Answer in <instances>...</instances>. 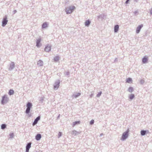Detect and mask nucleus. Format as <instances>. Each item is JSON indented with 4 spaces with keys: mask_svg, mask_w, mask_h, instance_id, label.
Wrapping results in <instances>:
<instances>
[{
    "mask_svg": "<svg viewBox=\"0 0 152 152\" xmlns=\"http://www.w3.org/2000/svg\"><path fill=\"white\" fill-rule=\"evenodd\" d=\"M148 61V58L147 57H144L142 59V61L143 63H146Z\"/></svg>",
    "mask_w": 152,
    "mask_h": 152,
    "instance_id": "nucleus-14",
    "label": "nucleus"
},
{
    "mask_svg": "<svg viewBox=\"0 0 152 152\" xmlns=\"http://www.w3.org/2000/svg\"><path fill=\"white\" fill-rule=\"evenodd\" d=\"M41 138V135L40 134H37L35 137V138L37 140H39Z\"/></svg>",
    "mask_w": 152,
    "mask_h": 152,
    "instance_id": "nucleus-10",
    "label": "nucleus"
},
{
    "mask_svg": "<svg viewBox=\"0 0 152 152\" xmlns=\"http://www.w3.org/2000/svg\"><path fill=\"white\" fill-rule=\"evenodd\" d=\"M75 8L74 6H71L66 9V12L67 14H70L71 13L73 10Z\"/></svg>",
    "mask_w": 152,
    "mask_h": 152,
    "instance_id": "nucleus-1",
    "label": "nucleus"
},
{
    "mask_svg": "<svg viewBox=\"0 0 152 152\" xmlns=\"http://www.w3.org/2000/svg\"><path fill=\"white\" fill-rule=\"evenodd\" d=\"M32 107V104L31 103L28 102L26 104L27 108L26 111V113H29L30 108Z\"/></svg>",
    "mask_w": 152,
    "mask_h": 152,
    "instance_id": "nucleus-2",
    "label": "nucleus"
},
{
    "mask_svg": "<svg viewBox=\"0 0 152 152\" xmlns=\"http://www.w3.org/2000/svg\"><path fill=\"white\" fill-rule=\"evenodd\" d=\"M146 131L144 130H142L141 131V134L142 135H144L145 134Z\"/></svg>",
    "mask_w": 152,
    "mask_h": 152,
    "instance_id": "nucleus-20",
    "label": "nucleus"
},
{
    "mask_svg": "<svg viewBox=\"0 0 152 152\" xmlns=\"http://www.w3.org/2000/svg\"><path fill=\"white\" fill-rule=\"evenodd\" d=\"M40 119V117L38 116V117L34 120V122L32 124V125L33 126H34L36 125L38 121H39Z\"/></svg>",
    "mask_w": 152,
    "mask_h": 152,
    "instance_id": "nucleus-6",
    "label": "nucleus"
},
{
    "mask_svg": "<svg viewBox=\"0 0 152 152\" xmlns=\"http://www.w3.org/2000/svg\"><path fill=\"white\" fill-rule=\"evenodd\" d=\"M134 97V94H131L130 95L129 98L130 99H133Z\"/></svg>",
    "mask_w": 152,
    "mask_h": 152,
    "instance_id": "nucleus-25",
    "label": "nucleus"
},
{
    "mask_svg": "<svg viewBox=\"0 0 152 152\" xmlns=\"http://www.w3.org/2000/svg\"><path fill=\"white\" fill-rule=\"evenodd\" d=\"M41 41V40L40 39H38L37 40L36 46L38 47L40 46L39 44L40 42Z\"/></svg>",
    "mask_w": 152,
    "mask_h": 152,
    "instance_id": "nucleus-13",
    "label": "nucleus"
},
{
    "mask_svg": "<svg viewBox=\"0 0 152 152\" xmlns=\"http://www.w3.org/2000/svg\"><path fill=\"white\" fill-rule=\"evenodd\" d=\"M37 64L40 66H42L43 65V62L41 60H39Z\"/></svg>",
    "mask_w": 152,
    "mask_h": 152,
    "instance_id": "nucleus-18",
    "label": "nucleus"
},
{
    "mask_svg": "<svg viewBox=\"0 0 152 152\" xmlns=\"http://www.w3.org/2000/svg\"><path fill=\"white\" fill-rule=\"evenodd\" d=\"M132 79L130 78H129L127 79L126 82V83H129L130 82H132Z\"/></svg>",
    "mask_w": 152,
    "mask_h": 152,
    "instance_id": "nucleus-19",
    "label": "nucleus"
},
{
    "mask_svg": "<svg viewBox=\"0 0 152 152\" xmlns=\"http://www.w3.org/2000/svg\"><path fill=\"white\" fill-rule=\"evenodd\" d=\"M59 82H57L55 83L54 86V88L55 89H57L59 87Z\"/></svg>",
    "mask_w": 152,
    "mask_h": 152,
    "instance_id": "nucleus-11",
    "label": "nucleus"
},
{
    "mask_svg": "<svg viewBox=\"0 0 152 152\" xmlns=\"http://www.w3.org/2000/svg\"><path fill=\"white\" fill-rule=\"evenodd\" d=\"M2 99L1 101V103L2 104L7 103L8 101V98L6 95H4L2 96Z\"/></svg>",
    "mask_w": 152,
    "mask_h": 152,
    "instance_id": "nucleus-4",
    "label": "nucleus"
},
{
    "mask_svg": "<svg viewBox=\"0 0 152 152\" xmlns=\"http://www.w3.org/2000/svg\"><path fill=\"white\" fill-rule=\"evenodd\" d=\"M14 91L11 89L10 90L9 92V94L10 95L13 94H14Z\"/></svg>",
    "mask_w": 152,
    "mask_h": 152,
    "instance_id": "nucleus-16",
    "label": "nucleus"
},
{
    "mask_svg": "<svg viewBox=\"0 0 152 152\" xmlns=\"http://www.w3.org/2000/svg\"><path fill=\"white\" fill-rule=\"evenodd\" d=\"M129 132V129H128L126 132L123 133L121 137V140H124L128 137Z\"/></svg>",
    "mask_w": 152,
    "mask_h": 152,
    "instance_id": "nucleus-3",
    "label": "nucleus"
},
{
    "mask_svg": "<svg viewBox=\"0 0 152 152\" xmlns=\"http://www.w3.org/2000/svg\"><path fill=\"white\" fill-rule=\"evenodd\" d=\"M80 93H78L77 94V95L75 96V97H77V96H80Z\"/></svg>",
    "mask_w": 152,
    "mask_h": 152,
    "instance_id": "nucleus-29",
    "label": "nucleus"
},
{
    "mask_svg": "<svg viewBox=\"0 0 152 152\" xmlns=\"http://www.w3.org/2000/svg\"><path fill=\"white\" fill-rule=\"evenodd\" d=\"M143 27V25H141L137 27L136 30V33H138L140 32L141 28Z\"/></svg>",
    "mask_w": 152,
    "mask_h": 152,
    "instance_id": "nucleus-7",
    "label": "nucleus"
},
{
    "mask_svg": "<svg viewBox=\"0 0 152 152\" xmlns=\"http://www.w3.org/2000/svg\"><path fill=\"white\" fill-rule=\"evenodd\" d=\"M90 22L88 20H86L85 22V25L86 26H88L90 24Z\"/></svg>",
    "mask_w": 152,
    "mask_h": 152,
    "instance_id": "nucleus-15",
    "label": "nucleus"
},
{
    "mask_svg": "<svg viewBox=\"0 0 152 152\" xmlns=\"http://www.w3.org/2000/svg\"><path fill=\"white\" fill-rule=\"evenodd\" d=\"M51 47L50 46L48 45L47 46L45 49V51L46 52H48L50 50Z\"/></svg>",
    "mask_w": 152,
    "mask_h": 152,
    "instance_id": "nucleus-8",
    "label": "nucleus"
},
{
    "mask_svg": "<svg viewBox=\"0 0 152 152\" xmlns=\"http://www.w3.org/2000/svg\"><path fill=\"white\" fill-rule=\"evenodd\" d=\"M8 20H7V18H4L3 19L2 21V25L3 26H5L7 23Z\"/></svg>",
    "mask_w": 152,
    "mask_h": 152,
    "instance_id": "nucleus-5",
    "label": "nucleus"
},
{
    "mask_svg": "<svg viewBox=\"0 0 152 152\" xmlns=\"http://www.w3.org/2000/svg\"><path fill=\"white\" fill-rule=\"evenodd\" d=\"M58 135V136L60 137L61 135V132H59Z\"/></svg>",
    "mask_w": 152,
    "mask_h": 152,
    "instance_id": "nucleus-28",
    "label": "nucleus"
},
{
    "mask_svg": "<svg viewBox=\"0 0 152 152\" xmlns=\"http://www.w3.org/2000/svg\"><path fill=\"white\" fill-rule=\"evenodd\" d=\"M119 26L118 25H117L115 26L114 27V31L115 32H117L118 30Z\"/></svg>",
    "mask_w": 152,
    "mask_h": 152,
    "instance_id": "nucleus-12",
    "label": "nucleus"
},
{
    "mask_svg": "<svg viewBox=\"0 0 152 152\" xmlns=\"http://www.w3.org/2000/svg\"><path fill=\"white\" fill-rule=\"evenodd\" d=\"M101 94H102V92H100L97 94V96L98 97H99L101 95Z\"/></svg>",
    "mask_w": 152,
    "mask_h": 152,
    "instance_id": "nucleus-27",
    "label": "nucleus"
},
{
    "mask_svg": "<svg viewBox=\"0 0 152 152\" xmlns=\"http://www.w3.org/2000/svg\"><path fill=\"white\" fill-rule=\"evenodd\" d=\"M59 57L58 56H56L54 57V60L55 61L57 62L59 60Z\"/></svg>",
    "mask_w": 152,
    "mask_h": 152,
    "instance_id": "nucleus-17",
    "label": "nucleus"
},
{
    "mask_svg": "<svg viewBox=\"0 0 152 152\" xmlns=\"http://www.w3.org/2000/svg\"><path fill=\"white\" fill-rule=\"evenodd\" d=\"M47 27V24L46 23H45L42 25V27L43 28H45Z\"/></svg>",
    "mask_w": 152,
    "mask_h": 152,
    "instance_id": "nucleus-21",
    "label": "nucleus"
},
{
    "mask_svg": "<svg viewBox=\"0 0 152 152\" xmlns=\"http://www.w3.org/2000/svg\"><path fill=\"white\" fill-rule=\"evenodd\" d=\"M129 1V0H127V1H126V4H127L128 3V2Z\"/></svg>",
    "mask_w": 152,
    "mask_h": 152,
    "instance_id": "nucleus-30",
    "label": "nucleus"
},
{
    "mask_svg": "<svg viewBox=\"0 0 152 152\" xmlns=\"http://www.w3.org/2000/svg\"><path fill=\"white\" fill-rule=\"evenodd\" d=\"M31 147V143H29L26 146V152H28L29 148Z\"/></svg>",
    "mask_w": 152,
    "mask_h": 152,
    "instance_id": "nucleus-9",
    "label": "nucleus"
},
{
    "mask_svg": "<svg viewBox=\"0 0 152 152\" xmlns=\"http://www.w3.org/2000/svg\"><path fill=\"white\" fill-rule=\"evenodd\" d=\"M94 121L93 120H91L90 122V124H93L94 123Z\"/></svg>",
    "mask_w": 152,
    "mask_h": 152,
    "instance_id": "nucleus-26",
    "label": "nucleus"
},
{
    "mask_svg": "<svg viewBox=\"0 0 152 152\" xmlns=\"http://www.w3.org/2000/svg\"><path fill=\"white\" fill-rule=\"evenodd\" d=\"M80 123V121H77L73 122V126H74L77 124H79Z\"/></svg>",
    "mask_w": 152,
    "mask_h": 152,
    "instance_id": "nucleus-22",
    "label": "nucleus"
},
{
    "mask_svg": "<svg viewBox=\"0 0 152 152\" xmlns=\"http://www.w3.org/2000/svg\"><path fill=\"white\" fill-rule=\"evenodd\" d=\"M6 125L5 124H2L1 126V128L2 129H4L6 127Z\"/></svg>",
    "mask_w": 152,
    "mask_h": 152,
    "instance_id": "nucleus-24",
    "label": "nucleus"
},
{
    "mask_svg": "<svg viewBox=\"0 0 152 152\" xmlns=\"http://www.w3.org/2000/svg\"><path fill=\"white\" fill-rule=\"evenodd\" d=\"M151 14H152V9H151Z\"/></svg>",
    "mask_w": 152,
    "mask_h": 152,
    "instance_id": "nucleus-31",
    "label": "nucleus"
},
{
    "mask_svg": "<svg viewBox=\"0 0 152 152\" xmlns=\"http://www.w3.org/2000/svg\"><path fill=\"white\" fill-rule=\"evenodd\" d=\"M133 91V88L132 87H130L128 89V91L130 92H132Z\"/></svg>",
    "mask_w": 152,
    "mask_h": 152,
    "instance_id": "nucleus-23",
    "label": "nucleus"
}]
</instances>
